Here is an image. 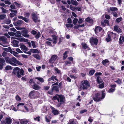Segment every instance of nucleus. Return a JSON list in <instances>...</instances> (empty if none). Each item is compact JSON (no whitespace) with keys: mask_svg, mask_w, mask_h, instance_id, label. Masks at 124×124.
<instances>
[{"mask_svg":"<svg viewBox=\"0 0 124 124\" xmlns=\"http://www.w3.org/2000/svg\"><path fill=\"white\" fill-rule=\"evenodd\" d=\"M40 33L39 32H38L37 34L35 36V38L37 39H38L40 36Z\"/></svg>","mask_w":124,"mask_h":124,"instance_id":"de8ad7c7","label":"nucleus"},{"mask_svg":"<svg viewBox=\"0 0 124 124\" xmlns=\"http://www.w3.org/2000/svg\"><path fill=\"white\" fill-rule=\"evenodd\" d=\"M69 53V51H66L63 54V59L64 60L68 56L67 54Z\"/></svg>","mask_w":124,"mask_h":124,"instance_id":"c756f323","label":"nucleus"},{"mask_svg":"<svg viewBox=\"0 0 124 124\" xmlns=\"http://www.w3.org/2000/svg\"><path fill=\"white\" fill-rule=\"evenodd\" d=\"M67 124H78V122L74 119H70Z\"/></svg>","mask_w":124,"mask_h":124,"instance_id":"4be33fe9","label":"nucleus"},{"mask_svg":"<svg viewBox=\"0 0 124 124\" xmlns=\"http://www.w3.org/2000/svg\"><path fill=\"white\" fill-rule=\"evenodd\" d=\"M98 40L96 38L92 37L91 38L90 40V42L92 45H97Z\"/></svg>","mask_w":124,"mask_h":124,"instance_id":"6e6552de","label":"nucleus"},{"mask_svg":"<svg viewBox=\"0 0 124 124\" xmlns=\"http://www.w3.org/2000/svg\"><path fill=\"white\" fill-rule=\"evenodd\" d=\"M52 112L54 115H58L60 112L57 109L52 110Z\"/></svg>","mask_w":124,"mask_h":124,"instance_id":"c85d7f7f","label":"nucleus"},{"mask_svg":"<svg viewBox=\"0 0 124 124\" xmlns=\"http://www.w3.org/2000/svg\"><path fill=\"white\" fill-rule=\"evenodd\" d=\"M68 59L69 60V61L73 63V59L72 57H69L68 58Z\"/></svg>","mask_w":124,"mask_h":124,"instance_id":"e2e57ef3","label":"nucleus"},{"mask_svg":"<svg viewBox=\"0 0 124 124\" xmlns=\"http://www.w3.org/2000/svg\"><path fill=\"white\" fill-rule=\"evenodd\" d=\"M35 78V79H38L41 83H43L44 81L43 78H42L38 77Z\"/></svg>","mask_w":124,"mask_h":124,"instance_id":"a19ab883","label":"nucleus"},{"mask_svg":"<svg viewBox=\"0 0 124 124\" xmlns=\"http://www.w3.org/2000/svg\"><path fill=\"white\" fill-rule=\"evenodd\" d=\"M84 18H80L79 19L78 23L79 24H81L84 22Z\"/></svg>","mask_w":124,"mask_h":124,"instance_id":"49530a36","label":"nucleus"},{"mask_svg":"<svg viewBox=\"0 0 124 124\" xmlns=\"http://www.w3.org/2000/svg\"><path fill=\"white\" fill-rule=\"evenodd\" d=\"M101 24L104 27L107 25H109V21L106 19L104 20L103 21H102L101 22Z\"/></svg>","mask_w":124,"mask_h":124,"instance_id":"2eb2a0df","label":"nucleus"},{"mask_svg":"<svg viewBox=\"0 0 124 124\" xmlns=\"http://www.w3.org/2000/svg\"><path fill=\"white\" fill-rule=\"evenodd\" d=\"M24 105V103H19L17 105V107L18 108L19 107H23V106Z\"/></svg>","mask_w":124,"mask_h":124,"instance_id":"8fccbe9b","label":"nucleus"},{"mask_svg":"<svg viewBox=\"0 0 124 124\" xmlns=\"http://www.w3.org/2000/svg\"><path fill=\"white\" fill-rule=\"evenodd\" d=\"M24 71L22 69H20L18 67H16L13 69V74L15 75L18 78H20L21 76L24 75Z\"/></svg>","mask_w":124,"mask_h":124,"instance_id":"7ed1b4c3","label":"nucleus"},{"mask_svg":"<svg viewBox=\"0 0 124 124\" xmlns=\"http://www.w3.org/2000/svg\"><path fill=\"white\" fill-rule=\"evenodd\" d=\"M4 50L7 52H10L11 53L13 51L12 50L11 48L10 47H8L7 48H4Z\"/></svg>","mask_w":124,"mask_h":124,"instance_id":"72a5a7b5","label":"nucleus"},{"mask_svg":"<svg viewBox=\"0 0 124 124\" xmlns=\"http://www.w3.org/2000/svg\"><path fill=\"white\" fill-rule=\"evenodd\" d=\"M109 61L107 59H106L104 60H103L102 62V64L104 66H107L108 65V63Z\"/></svg>","mask_w":124,"mask_h":124,"instance_id":"393cba45","label":"nucleus"},{"mask_svg":"<svg viewBox=\"0 0 124 124\" xmlns=\"http://www.w3.org/2000/svg\"><path fill=\"white\" fill-rule=\"evenodd\" d=\"M20 41L21 42H27L29 41V40L28 39H25L23 38V37L20 38Z\"/></svg>","mask_w":124,"mask_h":124,"instance_id":"58836bf2","label":"nucleus"},{"mask_svg":"<svg viewBox=\"0 0 124 124\" xmlns=\"http://www.w3.org/2000/svg\"><path fill=\"white\" fill-rule=\"evenodd\" d=\"M118 26L117 25H115L114 26V30L116 31H117L118 29Z\"/></svg>","mask_w":124,"mask_h":124,"instance_id":"774afa93","label":"nucleus"},{"mask_svg":"<svg viewBox=\"0 0 124 124\" xmlns=\"http://www.w3.org/2000/svg\"><path fill=\"white\" fill-rule=\"evenodd\" d=\"M78 21V19L77 18H74L73 20V23L74 25H76Z\"/></svg>","mask_w":124,"mask_h":124,"instance_id":"4d7b16f0","label":"nucleus"},{"mask_svg":"<svg viewBox=\"0 0 124 124\" xmlns=\"http://www.w3.org/2000/svg\"><path fill=\"white\" fill-rule=\"evenodd\" d=\"M57 77L56 76H54V75H52L51 76L50 78L48 79V81H51V80L54 81V80L58 81L59 80L58 79H57Z\"/></svg>","mask_w":124,"mask_h":124,"instance_id":"aec40b11","label":"nucleus"},{"mask_svg":"<svg viewBox=\"0 0 124 124\" xmlns=\"http://www.w3.org/2000/svg\"><path fill=\"white\" fill-rule=\"evenodd\" d=\"M102 30V29L101 27L96 26L94 31L96 34V35H97L98 32H100Z\"/></svg>","mask_w":124,"mask_h":124,"instance_id":"ddd939ff","label":"nucleus"},{"mask_svg":"<svg viewBox=\"0 0 124 124\" xmlns=\"http://www.w3.org/2000/svg\"><path fill=\"white\" fill-rule=\"evenodd\" d=\"M110 10L113 11H115L118 10V9L116 7H110L109 8Z\"/></svg>","mask_w":124,"mask_h":124,"instance_id":"37998d69","label":"nucleus"},{"mask_svg":"<svg viewBox=\"0 0 124 124\" xmlns=\"http://www.w3.org/2000/svg\"><path fill=\"white\" fill-rule=\"evenodd\" d=\"M65 26L67 28L71 27L72 28L73 27V25L72 24H65Z\"/></svg>","mask_w":124,"mask_h":124,"instance_id":"864d4df0","label":"nucleus"},{"mask_svg":"<svg viewBox=\"0 0 124 124\" xmlns=\"http://www.w3.org/2000/svg\"><path fill=\"white\" fill-rule=\"evenodd\" d=\"M31 44H32V46L33 48H36V46L35 45V43L33 41H31Z\"/></svg>","mask_w":124,"mask_h":124,"instance_id":"3c124183","label":"nucleus"},{"mask_svg":"<svg viewBox=\"0 0 124 124\" xmlns=\"http://www.w3.org/2000/svg\"><path fill=\"white\" fill-rule=\"evenodd\" d=\"M51 89L53 91H55L56 92H59V87L58 86H52V87L51 88Z\"/></svg>","mask_w":124,"mask_h":124,"instance_id":"a878e982","label":"nucleus"},{"mask_svg":"<svg viewBox=\"0 0 124 124\" xmlns=\"http://www.w3.org/2000/svg\"><path fill=\"white\" fill-rule=\"evenodd\" d=\"M29 122L28 120L26 119H22L20 121V124H26Z\"/></svg>","mask_w":124,"mask_h":124,"instance_id":"5701e85b","label":"nucleus"},{"mask_svg":"<svg viewBox=\"0 0 124 124\" xmlns=\"http://www.w3.org/2000/svg\"><path fill=\"white\" fill-rule=\"evenodd\" d=\"M54 70L55 71V73H56L57 74H61V71L59 70L58 68H54Z\"/></svg>","mask_w":124,"mask_h":124,"instance_id":"f704fd0d","label":"nucleus"},{"mask_svg":"<svg viewBox=\"0 0 124 124\" xmlns=\"http://www.w3.org/2000/svg\"><path fill=\"white\" fill-rule=\"evenodd\" d=\"M12 121V120L10 117H7L5 120L1 121V123L2 124H11Z\"/></svg>","mask_w":124,"mask_h":124,"instance_id":"0eeeda50","label":"nucleus"},{"mask_svg":"<svg viewBox=\"0 0 124 124\" xmlns=\"http://www.w3.org/2000/svg\"><path fill=\"white\" fill-rule=\"evenodd\" d=\"M95 71L94 70H90L89 71V74L90 75H92L94 74Z\"/></svg>","mask_w":124,"mask_h":124,"instance_id":"c03bdc74","label":"nucleus"},{"mask_svg":"<svg viewBox=\"0 0 124 124\" xmlns=\"http://www.w3.org/2000/svg\"><path fill=\"white\" fill-rule=\"evenodd\" d=\"M6 17V15L5 14H3L0 15V20H3Z\"/></svg>","mask_w":124,"mask_h":124,"instance_id":"4c0bfd02","label":"nucleus"},{"mask_svg":"<svg viewBox=\"0 0 124 124\" xmlns=\"http://www.w3.org/2000/svg\"><path fill=\"white\" fill-rule=\"evenodd\" d=\"M31 18L33 21L35 23L39 22L40 20L38 19L37 15L34 13L33 12L31 14Z\"/></svg>","mask_w":124,"mask_h":124,"instance_id":"1a4fd4ad","label":"nucleus"},{"mask_svg":"<svg viewBox=\"0 0 124 124\" xmlns=\"http://www.w3.org/2000/svg\"><path fill=\"white\" fill-rule=\"evenodd\" d=\"M82 85H80V89L82 87L83 90L87 89L90 86V83L87 80H85L82 82Z\"/></svg>","mask_w":124,"mask_h":124,"instance_id":"20e7f679","label":"nucleus"},{"mask_svg":"<svg viewBox=\"0 0 124 124\" xmlns=\"http://www.w3.org/2000/svg\"><path fill=\"white\" fill-rule=\"evenodd\" d=\"M123 41L124 42V36H121L119 39V42L121 44H122Z\"/></svg>","mask_w":124,"mask_h":124,"instance_id":"2f4dec72","label":"nucleus"},{"mask_svg":"<svg viewBox=\"0 0 124 124\" xmlns=\"http://www.w3.org/2000/svg\"><path fill=\"white\" fill-rule=\"evenodd\" d=\"M22 34L23 36L26 38H29L30 36L27 34V31L25 30H23L21 31Z\"/></svg>","mask_w":124,"mask_h":124,"instance_id":"dca6fc26","label":"nucleus"},{"mask_svg":"<svg viewBox=\"0 0 124 124\" xmlns=\"http://www.w3.org/2000/svg\"><path fill=\"white\" fill-rule=\"evenodd\" d=\"M5 58L7 63H9L13 66H16V64L21 66L23 65L19 61L17 60L16 58L14 57H13L12 58L7 57H5Z\"/></svg>","mask_w":124,"mask_h":124,"instance_id":"f257e3e1","label":"nucleus"},{"mask_svg":"<svg viewBox=\"0 0 124 124\" xmlns=\"http://www.w3.org/2000/svg\"><path fill=\"white\" fill-rule=\"evenodd\" d=\"M71 2L72 5L76 6L78 4V2L76 0H71Z\"/></svg>","mask_w":124,"mask_h":124,"instance_id":"e433bc0d","label":"nucleus"},{"mask_svg":"<svg viewBox=\"0 0 124 124\" xmlns=\"http://www.w3.org/2000/svg\"><path fill=\"white\" fill-rule=\"evenodd\" d=\"M96 81L98 84L101 83L103 82L102 79L99 76H97L96 77Z\"/></svg>","mask_w":124,"mask_h":124,"instance_id":"6ab92c4d","label":"nucleus"},{"mask_svg":"<svg viewBox=\"0 0 124 124\" xmlns=\"http://www.w3.org/2000/svg\"><path fill=\"white\" fill-rule=\"evenodd\" d=\"M73 63L69 61H66L65 62V65L66 66H69L70 65Z\"/></svg>","mask_w":124,"mask_h":124,"instance_id":"cd10ccee","label":"nucleus"},{"mask_svg":"<svg viewBox=\"0 0 124 124\" xmlns=\"http://www.w3.org/2000/svg\"><path fill=\"white\" fill-rule=\"evenodd\" d=\"M110 35L111 37H112L113 39H115L116 36V33H113V32H111L109 34Z\"/></svg>","mask_w":124,"mask_h":124,"instance_id":"473e14b6","label":"nucleus"},{"mask_svg":"<svg viewBox=\"0 0 124 124\" xmlns=\"http://www.w3.org/2000/svg\"><path fill=\"white\" fill-rule=\"evenodd\" d=\"M11 20L9 19H7L5 21V23L6 24H8L11 23Z\"/></svg>","mask_w":124,"mask_h":124,"instance_id":"5fc2aeb1","label":"nucleus"},{"mask_svg":"<svg viewBox=\"0 0 124 124\" xmlns=\"http://www.w3.org/2000/svg\"><path fill=\"white\" fill-rule=\"evenodd\" d=\"M29 83L30 85H32V84H34L35 83L34 82L33 79H31L29 81Z\"/></svg>","mask_w":124,"mask_h":124,"instance_id":"680f3d73","label":"nucleus"},{"mask_svg":"<svg viewBox=\"0 0 124 124\" xmlns=\"http://www.w3.org/2000/svg\"><path fill=\"white\" fill-rule=\"evenodd\" d=\"M0 40L2 41L4 44H7V38L4 36H2L0 38Z\"/></svg>","mask_w":124,"mask_h":124,"instance_id":"a211bd4d","label":"nucleus"},{"mask_svg":"<svg viewBox=\"0 0 124 124\" xmlns=\"http://www.w3.org/2000/svg\"><path fill=\"white\" fill-rule=\"evenodd\" d=\"M16 100L18 101H19L21 100L20 97L18 95H17L16 96Z\"/></svg>","mask_w":124,"mask_h":124,"instance_id":"0e129e2a","label":"nucleus"},{"mask_svg":"<svg viewBox=\"0 0 124 124\" xmlns=\"http://www.w3.org/2000/svg\"><path fill=\"white\" fill-rule=\"evenodd\" d=\"M32 88L35 90H38L39 88L40 87L38 85L35 83L32 85Z\"/></svg>","mask_w":124,"mask_h":124,"instance_id":"bb28decb","label":"nucleus"},{"mask_svg":"<svg viewBox=\"0 0 124 124\" xmlns=\"http://www.w3.org/2000/svg\"><path fill=\"white\" fill-rule=\"evenodd\" d=\"M9 16L11 17H13L15 16H16V14L13 13H11L9 14Z\"/></svg>","mask_w":124,"mask_h":124,"instance_id":"052dcab7","label":"nucleus"},{"mask_svg":"<svg viewBox=\"0 0 124 124\" xmlns=\"http://www.w3.org/2000/svg\"><path fill=\"white\" fill-rule=\"evenodd\" d=\"M35 58L38 60H40V56L38 54H34L32 55Z\"/></svg>","mask_w":124,"mask_h":124,"instance_id":"c9c22d12","label":"nucleus"},{"mask_svg":"<svg viewBox=\"0 0 124 124\" xmlns=\"http://www.w3.org/2000/svg\"><path fill=\"white\" fill-rule=\"evenodd\" d=\"M30 50H31V52L33 53H39V52L37 49H30Z\"/></svg>","mask_w":124,"mask_h":124,"instance_id":"7c9ffc66","label":"nucleus"},{"mask_svg":"<svg viewBox=\"0 0 124 124\" xmlns=\"http://www.w3.org/2000/svg\"><path fill=\"white\" fill-rule=\"evenodd\" d=\"M104 87V84L103 83L99 85V87L100 88H102Z\"/></svg>","mask_w":124,"mask_h":124,"instance_id":"603ef678","label":"nucleus"},{"mask_svg":"<svg viewBox=\"0 0 124 124\" xmlns=\"http://www.w3.org/2000/svg\"><path fill=\"white\" fill-rule=\"evenodd\" d=\"M12 67L11 66L7 65L6 66L5 68V69L6 70H12Z\"/></svg>","mask_w":124,"mask_h":124,"instance_id":"a18cd8bd","label":"nucleus"},{"mask_svg":"<svg viewBox=\"0 0 124 124\" xmlns=\"http://www.w3.org/2000/svg\"><path fill=\"white\" fill-rule=\"evenodd\" d=\"M57 56L55 55H53L49 60V62L50 63H53L56 60Z\"/></svg>","mask_w":124,"mask_h":124,"instance_id":"f8f14e48","label":"nucleus"},{"mask_svg":"<svg viewBox=\"0 0 124 124\" xmlns=\"http://www.w3.org/2000/svg\"><path fill=\"white\" fill-rule=\"evenodd\" d=\"M111 37L110 35L109 34H108V37L106 38V41L108 42L111 41Z\"/></svg>","mask_w":124,"mask_h":124,"instance_id":"ea45409f","label":"nucleus"},{"mask_svg":"<svg viewBox=\"0 0 124 124\" xmlns=\"http://www.w3.org/2000/svg\"><path fill=\"white\" fill-rule=\"evenodd\" d=\"M52 99L54 100H57L59 103L57 104V106L59 107L64 103L65 97L62 95L56 94L53 96Z\"/></svg>","mask_w":124,"mask_h":124,"instance_id":"f03ea898","label":"nucleus"},{"mask_svg":"<svg viewBox=\"0 0 124 124\" xmlns=\"http://www.w3.org/2000/svg\"><path fill=\"white\" fill-rule=\"evenodd\" d=\"M38 94V92L33 90L31 91L29 93V97L31 99H34L38 97L37 95Z\"/></svg>","mask_w":124,"mask_h":124,"instance_id":"39448f33","label":"nucleus"},{"mask_svg":"<svg viewBox=\"0 0 124 124\" xmlns=\"http://www.w3.org/2000/svg\"><path fill=\"white\" fill-rule=\"evenodd\" d=\"M113 14L114 17H117L118 16V15L116 12L115 11H113L112 12Z\"/></svg>","mask_w":124,"mask_h":124,"instance_id":"338daca9","label":"nucleus"},{"mask_svg":"<svg viewBox=\"0 0 124 124\" xmlns=\"http://www.w3.org/2000/svg\"><path fill=\"white\" fill-rule=\"evenodd\" d=\"M0 8L2 10V13H7L8 11V10L5 9L3 7H1Z\"/></svg>","mask_w":124,"mask_h":124,"instance_id":"79ce46f5","label":"nucleus"},{"mask_svg":"<svg viewBox=\"0 0 124 124\" xmlns=\"http://www.w3.org/2000/svg\"><path fill=\"white\" fill-rule=\"evenodd\" d=\"M5 64L4 59L3 58H0V70H2L3 68V66Z\"/></svg>","mask_w":124,"mask_h":124,"instance_id":"9b49d317","label":"nucleus"},{"mask_svg":"<svg viewBox=\"0 0 124 124\" xmlns=\"http://www.w3.org/2000/svg\"><path fill=\"white\" fill-rule=\"evenodd\" d=\"M81 45L82 48L84 49H86L87 50H89L90 49V48L85 43H82Z\"/></svg>","mask_w":124,"mask_h":124,"instance_id":"4468645a","label":"nucleus"},{"mask_svg":"<svg viewBox=\"0 0 124 124\" xmlns=\"http://www.w3.org/2000/svg\"><path fill=\"white\" fill-rule=\"evenodd\" d=\"M122 19V18L121 17L118 18L116 19V22L119 23L121 21Z\"/></svg>","mask_w":124,"mask_h":124,"instance_id":"6e6d98bb","label":"nucleus"},{"mask_svg":"<svg viewBox=\"0 0 124 124\" xmlns=\"http://www.w3.org/2000/svg\"><path fill=\"white\" fill-rule=\"evenodd\" d=\"M100 94L99 93H95L93 96V98L96 102L99 101L101 100V97L100 96Z\"/></svg>","mask_w":124,"mask_h":124,"instance_id":"423d86ee","label":"nucleus"},{"mask_svg":"<svg viewBox=\"0 0 124 124\" xmlns=\"http://www.w3.org/2000/svg\"><path fill=\"white\" fill-rule=\"evenodd\" d=\"M85 20L86 22L91 24H93V20L90 18V17H88L85 19Z\"/></svg>","mask_w":124,"mask_h":124,"instance_id":"412c9836","label":"nucleus"},{"mask_svg":"<svg viewBox=\"0 0 124 124\" xmlns=\"http://www.w3.org/2000/svg\"><path fill=\"white\" fill-rule=\"evenodd\" d=\"M19 46L20 48L22 50H23L25 51H27L29 50V49L27 47L23 44H20Z\"/></svg>","mask_w":124,"mask_h":124,"instance_id":"f3484780","label":"nucleus"},{"mask_svg":"<svg viewBox=\"0 0 124 124\" xmlns=\"http://www.w3.org/2000/svg\"><path fill=\"white\" fill-rule=\"evenodd\" d=\"M8 33L10 36H13L14 35H15L16 34V33L13 32H8Z\"/></svg>","mask_w":124,"mask_h":124,"instance_id":"bf43d9fd","label":"nucleus"},{"mask_svg":"<svg viewBox=\"0 0 124 124\" xmlns=\"http://www.w3.org/2000/svg\"><path fill=\"white\" fill-rule=\"evenodd\" d=\"M24 23L23 21L22 20H19L16 22L13 23L14 25L18 27L20 26Z\"/></svg>","mask_w":124,"mask_h":124,"instance_id":"9d476101","label":"nucleus"},{"mask_svg":"<svg viewBox=\"0 0 124 124\" xmlns=\"http://www.w3.org/2000/svg\"><path fill=\"white\" fill-rule=\"evenodd\" d=\"M10 7L11 8L13 9H16V7L14 4H12L10 6Z\"/></svg>","mask_w":124,"mask_h":124,"instance_id":"69168bd1","label":"nucleus"},{"mask_svg":"<svg viewBox=\"0 0 124 124\" xmlns=\"http://www.w3.org/2000/svg\"><path fill=\"white\" fill-rule=\"evenodd\" d=\"M115 82L117 83L118 84H120L121 83L122 81L120 79H118L117 80L115 81Z\"/></svg>","mask_w":124,"mask_h":124,"instance_id":"13d9d810","label":"nucleus"},{"mask_svg":"<svg viewBox=\"0 0 124 124\" xmlns=\"http://www.w3.org/2000/svg\"><path fill=\"white\" fill-rule=\"evenodd\" d=\"M115 88H111L109 89L108 92L109 93H113V92L114 91H115Z\"/></svg>","mask_w":124,"mask_h":124,"instance_id":"09e8293b","label":"nucleus"},{"mask_svg":"<svg viewBox=\"0 0 124 124\" xmlns=\"http://www.w3.org/2000/svg\"><path fill=\"white\" fill-rule=\"evenodd\" d=\"M13 46L15 47H18V46L19 42L17 40H14L12 42Z\"/></svg>","mask_w":124,"mask_h":124,"instance_id":"b1692460","label":"nucleus"}]
</instances>
